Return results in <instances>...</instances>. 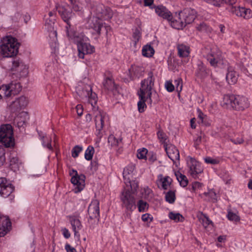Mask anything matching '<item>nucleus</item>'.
Instances as JSON below:
<instances>
[{
  "label": "nucleus",
  "mask_w": 252,
  "mask_h": 252,
  "mask_svg": "<svg viewBox=\"0 0 252 252\" xmlns=\"http://www.w3.org/2000/svg\"><path fill=\"white\" fill-rule=\"evenodd\" d=\"M76 91L82 99L88 100L94 111L95 127L98 134L101 133L105 123L108 121V116L95 107L97 100L95 93L92 92V88L88 78H85L83 81L79 82L76 87Z\"/></svg>",
  "instance_id": "obj_1"
},
{
  "label": "nucleus",
  "mask_w": 252,
  "mask_h": 252,
  "mask_svg": "<svg viewBox=\"0 0 252 252\" xmlns=\"http://www.w3.org/2000/svg\"><path fill=\"white\" fill-rule=\"evenodd\" d=\"M29 100L27 97L22 95L15 98L7 106V111L14 115L15 121L19 126L25 123L27 114L22 110L25 109L29 104Z\"/></svg>",
  "instance_id": "obj_2"
},
{
  "label": "nucleus",
  "mask_w": 252,
  "mask_h": 252,
  "mask_svg": "<svg viewBox=\"0 0 252 252\" xmlns=\"http://www.w3.org/2000/svg\"><path fill=\"white\" fill-rule=\"evenodd\" d=\"M111 16L109 9L105 8L103 5H99L96 7L94 15L88 20L86 27L92 29L93 33L100 34L103 27L102 20L109 19Z\"/></svg>",
  "instance_id": "obj_3"
},
{
  "label": "nucleus",
  "mask_w": 252,
  "mask_h": 252,
  "mask_svg": "<svg viewBox=\"0 0 252 252\" xmlns=\"http://www.w3.org/2000/svg\"><path fill=\"white\" fill-rule=\"evenodd\" d=\"M66 34L70 40L77 44L80 58L84 59L85 55L91 54L94 52V46L89 43V38L84 34H77L74 31L69 30L68 28Z\"/></svg>",
  "instance_id": "obj_4"
},
{
  "label": "nucleus",
  "mask_w": 252,
  "mask_h": 252,
  "mask_svg": "<svg viewBox=\"0 0 252 252\" xmlns=\"http://www.w3.org/2000/svg\"><path fill=\"white\" fill-rule=\"evenodd\" d=\"M19 43L17 39L11 36L4 37L0 45V54L4 57H12L18 52Z\"/></svg>",
  "instance_id": "obj_5"
},
{
  "label": "nucleus",
  "mask_w": 252,
  "mask_h": 252,
  "mask_svg": "<svg viewBox=\"0 0 252 252\" xmlns=\"http://www.w3.org/2000/svg\"><path fill=\"white\" fill-rule=\"evenodd\" d=\"M0 144L6 148L14 146L15 140L13 135V130L10 125L4 124L0 126Z\"/></svg>",
  "instance_id": "obj_6"
},
{
  "label": "nucleus",
  "mask_w": 252,
  "mask_h": 252,
  "mask_svg": "<svg viewBox=\"0 0 252 252\" xmlns=\"http://www.w3.org/2000/svg\"><path fill=\"white\" fill-rule=\"evenodd\" d=\"M69 175L71 176L70 181L72 185V190L75 193L82 191L85 187L86 177L82 174H79L78 172L74 169L69 171Z\"/></svg>",
  "instance_id": "obj_7"
},
{
  "label": "nucleus",
  "mask_w": 252,
  "mask_h": 252,
  "mask_svg": "<svg viewBox=\"0 0 252 252\" xmlns=\"http://www.w3.org/2000/svg\"><path fill=\"white\" fill-rule=\"evenodd\" d=\"M21 90L19 83L11 82L9 84L0 85V100L10 96L12 94H16Z\"/></svg>",
  "instance_id": "obj_8"
},
{
  "label": "nucleus",
  "mask_w": 252,
  "mask_h": 252,
  "mask_svg": "<svg viewBox=\"0 0 252 252\" xmlns=\"http://www.w3.org/2000/svg\"><path fill=\"white\" fill-rule=\"evenodd\" d=\"M154 85V78L152 72L148 74V77L141 82L140 91L138 95H144L148 97L149 100L151 97L152 90Z\"/></svg>",
  "instance_id": "obj_9"
},
{
  "label": "nucleus",
  "mask_w": 252,
  "mask_h": 252,
  "mask_svg": "<svg viewBox=\"0 0 252 252\" xmlns=\"http://www.w3.org/2000/svg\"><path fill=\"white\" fill-rule=\"evenodd\" d=\"M135 174V166L133 164H129L124 168L123 177L125 183L127 186L130 187L131 191L135 190L138 187L137 183L133 180Z\"/></svg>",
  "instance_id": "obj_10"
},
{
  "label": "nucleus",
  "mask_w": 252,
  "mask_h": 252,
  "mask_svg": "<svg viewBox=\"0 0 252 252\" xmlns=\"http://www.w3.org/2000/svg\"><path fill=\"white\" fill-rule=\"evenodd\" d=\"M188 167L189 172L193 178H196L198 175L203 171V168L201 163L195 158L191 157L187 158Z\"/></svg>",
  "instance_id": "obj_11"
},
{
  "label": "nucleus",
  "mask_w": 252,
  "mask_h": 252,
  "mask_svg": "<svg viewBox=\"0 0 252 252\" xmlns=\"http://www.w3.org/2000/svg\"><path fill=\"white\" fill-rule=\"evenodd\" d=\"M45 26L49 33V44L51 47L56 51L59 47V44L57 40V32L54 28V23L53 20H51L48 23L47 21L45 22Z\"/></svg>",
  "instance_id": "obj_12"
},
{
  "label": "nucleus",
  "mask_w": 252,
  "mask_h": 252,
  "mask_svg": "<svg viewBox=\"0 0 252 252\" xmlns=\"http://www.w3.org/2000/svg\"><path fill=\"white\" fill-rule=\"evenodd\" d=\"M180 16L184 22L175 25L176 28H183L187 24L191 23L195 18V11L190 9H185L180 12Z\"/></svg>",
  "instance_id": "obj_13"
},
{
  "label": "nucleus",
  "mask_w": 252,
  "mask_h": 252,
  "mask_svg": "<svg viewBox=\"0 0 252 252\" xmlns=\"http://www.w3.org/2000/svg\"><path fill=\"white\" fill-rule=\"evenodd\" d=\"M121 200L123 202V207H125L127 211H133L135 209V199L130 192L124 191L122 193Z\"/></svg>",
  "instance_id": "obj_14"
},
{
  "label": "nucleus",
  "mask_w": 252,
  "mask_h": 252,
  "mask_svg": "<svg viewBox=\"0 0 252 252\" xmlns=\"http://www.w3.org/2000/svg\"><path fill=\"white\" fill-rule=\"evenodd\" d=\"M14 189V186L4 178H0V195L3 197L9 196Z\"/></svg>",
  "instance_id": "obj_15"
},
{
  "label": "nucleus",
  "mask_w": 252,
  "mask_h": 252,
  "mask_svg": "<svg viewBox=\"0 0 252 252\" xmlns=\"http://www.w3.org/2000/svg\"><path fill=\"white\" fill-rule=\"evenodd\" d=\"M68 218L74 232V237L79 239L80 237L79 231L82 229L83 226L79 216L71 215L68 216Z\"/></svg>",
  "instance_id": "obj_16"
},
{
  "label": "nucleus",
  "mask_w": 252,
  "mask_h": 252,
  "mask_svg": "<svg viewBox=\"0 0 252 252\" xmlns=\"http://www.w3.org/2000/svg\"><path fill=\"white\" fill-rule=\"evenodd\" d=\"M13 69L21 77H26L29 73V66L20 60H15L13 61Z\"/></svg>",
  "instance_id": "obj_17"
},
{
  "label": "nucleus",
  "mask_w": 252,
  "mask_h": 252,
  "mask_svg": "<svg viewBox=\"0 0 252 252\" xmlns=\"http://www.w3.org/2000/svg\"><path fill=\"white\" fill-rule=\"evenodd\" d=\"M207 59L211 65L216 66L218 63L221 62V53L219 49L216 48H214L207 55Z\"/></svg>",
  "instance_id": "obj_18"
},
{
  "label": "nucleus",
  "mask_w": 252,
  "mask_h": 252,
  "mask_svg": "<svg viewBox=\"0 0 252 252\" xmlns=\"http://www.w3.org/2000/svg\"><path fill=\"white\" fill-rule=\"evenodd\" d=\"M11 222L9 218L0 215V237L5 235L11 229Z\"/></svg>",
  "instance_id": "obj_19"
},
{
  "label": "nucleus",
  "mask_w": 252,
  "mask_h": 252,
  "mask_svg": "<svg viewBox=\"0 0 252 252\" xmlns=\"http://www.w3.org/2000/svg\"><path fill=\"white\" fill-rule=\"evenodd\" d=\"M165 150L169 158L173 162L178 160L180 158L179 152L173 145H164Z\"/></svg>",
  "instance_id": "obj_20"
},
{
  "label": "nucleus",
  "mask_w": 252,
  "mask_h": 252,
  "mask_svg": "<svg viewBox=\"0 0 252 252\" xmlns=\"http://www.w3.org/2000/svg\"><path fill=\"white\" fill-rule=\"evenodd\" d=\"M88 213L91 219L97 218L99 216V202L97 200L92 201L88 208Z\"/></svg>",
  "instance_id": "obj_21"
},
{
  "label": "nucleus",
  "mask_w": 252,
  "mask_h": 252,
  "mask_svg": "<svg viewBox=\"0 0 252 252\" xmlns=\"http://www.w3.org/2000/svg\"><path fill=\"white\" fill-rule=\"evenodd\" d=\"M172 182V180L170 177L160 174L158 177L157 184L159 188L167 189L170 187Z\"/></svg>",
  "instance_id": "obj_22"
},
{
  "label": "nucleus",
  "mask_w": 252,
  "mask_h": 252,
  "mask_svg": "<svg viewBox=\"0 0 252 252\" xmlns=\"http://www.w3.org/2000/svg\"><path fill=\"white\" fill-rule=\"evenodd\" d=\"M235 99V96L234 95H226L223 97L221 105L227 109H234L236 106Z\"/></svg>",
  "instance_id": "obj_23"
},
{
  "label": "nucleus",
  "mask_w": 252,
  "mask_h": 252,
  "mask_svg": "<svg viewBox=\"0 0 252 252\" xmlns=\"http://www.w3.org/2000/svg\"><path fill=\"white\" fill-rule=\"evenodd\" d=\"M138 96L139 100L137 103L138 109L140 113H142L145 111L146 108V102L151 104L152 100L151 97H150V100H149L148 97L146 96L138 95Z\"/></svg>",
  "instance_id": "obj_24"
},
{
  "label": "nucleus",
  "mask_w": 252,
  "mask_h": 252,
  "mask_svg": "<svg viewBox=\"0 0 252 252\" xmlns=\"http://www.w3.org/2000/svg\"><path fill=\"white\" fill-rule=\"evenodd\" d=\"M155 12L160 17L167 20L170 19L171 13L164 6L162 5L158 6L155 7Z\"/></svg>",
  "instance_id": "obj_25"
},
{
  "label": "nucleus",
  "mask_w": 252,
  "mask_h": 252,
  "mask_svg": "<svg viewBox=\"0 0 252 252\" xmlns=\"http://www.w3.org/2000/svg\"><path fill=\"white\" fill-rule=\"evenodd\" d=\"M58 11L63 20L66 22L68 25L66 27V31H67V28H68L69 30H71L72 31H74V30L71 28L70 26L68 24L69 20L73 16V14L69 11H67L66 9H64L63 7H60L58 8Z\"/></svg>",
  "instance_id": "obj_26"
},
{
  "label": "nucleus",
  "mask_w": 252,
  "mask_h": 252,
  "mask_svg": "<svg viewBox=\"0 0 252 252\" xmlns=\"http://www.w3.org/2000/svg\"><path fill=\"white\" fill-rule=\"evenodd\" d=\"M178 54L180 57H188L190 52V48L189 46L184 44H179L177 46Z\"/></svg>",
  "instance_id": "obj_27"
},
{
  "label": "nucleus",
  "mask_w": 252,
  "mask_h": 252,
  "mask_svg": "<svg viewBox=\"0 0 252 252\" xmlns=\"http://www.w3.org/2000/svg\"><path fill=\"white\" fill-rule=\"evenodd\" d=\"M198 219L203 226L206 229L212 228L213 227V222L209 219L203 213H201L197 215Z\"/></svg>",
  "instance_id": "obj_28"
},
{
  "label": "nucleus",
  "mask_w": 252,
  "mask_h": 252,
  "mask_svg": "<svg viewBox=\"0 0 252 252\" xmlns=\"http://www.w3.org/2000/svg\"><path fill=\"white\" fill-rule=\"evenodd\" d=\"M250 103L247 97L239 96L237 98V110L243 111L249 107Z\"/></svg>",
  "instance_id": "obj_29"
},
{
  "label": "nucleus",
  "mask_w": 252,
  "mask_h": 252,
  "mask_svg": "<svg viewBox=\"0 0 252 252\" xmlns=\"http://www.w3.org/2000/svg\"><path fill=\"white\" fill-rule=\"evenodd\" d=\"M168 21L170 22V25L174 29H181L182 28H176L175 25L178 24V23H180L181 22H184L182 20L181 16H180V13H176L173 16L171 15L170 19L168 20Z\"/></svg>",
  "instance_id": "obj_30"
},
{
  "label": "nucleus",
  "mask_w": 252,
  "mask_h": 252,
  "mask_svg": "<svg viewBox=\"0 0 252 252\" xmlns=\"http://www.w3.org/2000/svg\"><path fill=\"white\" fill-rule=\"evenodd\" d=\"M239 16L245 19L248 20L252 18V11L250 8L245 7H239ZM237 15L238 14L237 13Z\"/></svg>",
  "instance_id": "obj_31"
},
{
  "label": "nucleus",
  "mask_w": 252,
  "mask_h": 252,
  "mask_svg": "<svg viewBox=\"0 0 252 252\" xmlns=\"http://www.w3.org/2000/svg\"><path fill=\"white\" fill-rule=\"evenodd\" d=\"M104 87L106 89L110 91L113 93H115L117 90V87L113 81L110 78H106L103 83Z\"/></svg>",
  "instance_id": "obj_32"
},
{
  "label": "nucleus",
  "mask_w": 252,
  "mask_h": 252,
  "mask_svg": "<svg viewBox=\"0 0 252 252\" xmlns=\"http://www.w3.org/2000/svg\"><path fill=\"white\" fill-rule=\"evenodd\" d=\"M40 139L42 140V144L45 148H47L49 150H52V147L51 144V137L50 136H47L44 133L39 134Z\"/></svg>",
  "instance_id": "obj_33"
},
{
  "label": "nucleus",
  "mask_w": 252,
  "mask_h": 252,
  "mask_svg": "<svg viewBox=\"0 0 252 252\" xmlns=\"http://www.w3.org/2000/svg\"><path fill=\"white\" fill-rule=\"evenodd\" d=\"M10 166L12 170L14 172L18 171L22 167V163L19 161V159L15 157L12 158L10 160Z\"/></svg>",
  "instance_id": "obj_34"
},
{
  "label": "nucleus",
  "mask_w": 252,
  "mask_h": 252,
  "mask_svg": "<svg viewBox=\"0 0 252 252\" xmlns=\"http://www.w3.org/2000/svg\"><path fill=\"white\" fill-rule=\"evenodd\" d=\"M226 79L228 84L230 85L235 84L236 83V72L232 70L231 68H229Z\"/></svg>",
  "instance_id": "obj_35"
},
{
  "label": "nucleus",
  "mask_w": 252,
  "mask_h": 252,
  "mask_svg": "<svg viewBox=\"0 0 252 252\" xmlns=\"http://www.w3.org/2000/svg\"><path fill=\"white\" fill-rule=\"evenodd\" d=\"M168 217L175 222H182L184 220V218L181 214L175 212H170L168 214Z\"/></svg>",
  "instance_id": "obj_36"
},
{
  "label": "nucleus",
  "mask_w": 252,
  "mask_h": 252,
  "mask_svg": "<svg viewBox=\"0 0 252 252\" xmlns=\"http://www.w3.org/2000/svg\"><path fill=\"white\" fill-rule=\"evenodd\" d=\"M142 53L144 57H151L154 54L155 50L151 45L147 44L143 47Z\"/></svg>",
  "instance_id": "obj_37"
},
{
  "label": "nucleus",
  "mask_w": 252,
  "mask_h": 252,
  "mask_svg": "<svg viewBox=\"0 0 252 252\" xmlns=\"http://www.w3.org/2000/svg\"><path fill=\"white\" fill-rule=\"evenodd\" d=\"M94 153V150L93 147L89 146L85 152V158L87 160H91L93 158Z\"/></svg>",
  "instance_id": "obj_38"
},
{
  "label": "nucleus",
  "mask_w": 252,
  "mask_h": 252,
  "mask_svg": "<svg viewBox=\"0 0 252 252\" xmlns=\"http://www.w3.org/2000/svg\"><path fill=\"white\" fill-rule=\"evenodd\" d=\"M137 207L140 212H144L148 211L149 205L146 202L140 200L137 202Z\"/></svg>",
  "instance_id": "obj_39"
},
{
  "label": "nucleus",
  "mask_w": 252,
  "mask_h": 252,
  "mask_svg": "<svg viewBox=\"0 0 252 252\" xmlns=\"http://www.w3.org/2000/svg\"><path fill=\"white\" fill-rule=\"evenodd\" d=\"M176 176L181 186L185 187L187 186L188 180L185 175L181 174L180 173H178L176 174Z\"/></svg>",
  "instance_id": "obj_40"
},
{
  "label": "nucleus",
  "mask_w": 252,
  "mask_h": 252,
  "mask_svg": "<svg viewBox=\"0 0 252 252\" xmlns=\"http://www.w3.org/2000/svg\"><path fill=\"white\" fill-rule=\"evenodd\" d=\"M108 141L111 146L116 147L119 145L121 140L116 138L114 135L111 134L108 138Z\"/></svg>",
  "instance_id": "obj_41"
},
{
  "label": "nucleus",
  "mask_w": 252,
  "mask_h": 252,
  "mask_svg": "<svg viewBox=\"0 0 252 252\" xmlns=\"http://www.w3.org/2000/svg\"><path fill=\"white\" fill-rule=\"evenodd\" d=\"M204 135L200 133L196 135L194 138V146L196 149L199 148V145L201 144Z\"/></svg>",
  "instance_id": "obj_42"
},
{
  "label": "nucleus",
  "mask_w": 252,
  "mask_h": 252,
  "mask_svg": "<svg viewBox=\"0 0 252 252\" xmlns=\"http://www.w3.org/2000/svg\"><path fill=\"white\" fill-rule=\"evenodd\" d=\"M165 199L168 202L173 203L175 199V192L173 191H168L165 195Z\"/></svg>",
  "instance_id": "obj_43"
},
{
  "label": "nucleus",
  "mask_w": 252,
  "mask_h": 252,
  "mask_svg": "<svg viewBox=\"0 0 252 252\" xmlns=\"http://www.w3.org/2000/svg\"><path fill=\"white\" fill-rule=\"evenodd\" d=\"M148 153V150L146 148H142L138 150L137 157L139 159H146Z\"/></svg>",
  "instance_id": "obj_44"
},
{
  "label": "nucleus",
  "mask_w": 252,
  "mask_h": 252,
  "mask_svg": "<svg viewBox=\"0 0 252 252\" xmlns=\"http://www.w3.org/2000/svg\"><path fill=\"white\" fill-rule=\"evenodd\" d=\"M141 37V33L140 31L138 29L135 30L132 35V41L134 42L135 45L139 41Z\"/></svg>",
  "instance_id": "obj_45"
},
{
  "label": "nucleus",
  "mask_w": 252,
  "mask_h": 252,
  "mask_svg": "<svg viewBox=\"0 0 252 252\" xmlns=\"http://www.w3.org/2000/svg\"><path fill=\"white\" fill-rule=\"evenodd\" d=\"M82 150L83 147L82 146L79 145L75 146L72 150V156L74 158H77Z\"/></svg>",
  "instance_id": "obj_46"
},
{
  "label": "nucleus",
  "mask_w": 252,
  "mask_h": 252,
  "mask_svg": "<svg viewBox=\"0 0 252 252\" xmlns=\"http://www.w3.org/2000/svg\"><path fill=\"white\" fill-rule=\"evenodd\" d=\"M70 1L72 4V8L74 11L76 12H80L82 11L83 7L79 1L75 0L74 2H73V0H70Z\"/></svg>",
  "instance_id": "obj_47"
},
{
  "label": "nucleus",
  "mask_w": 252,
  "mask_h": 252,
  "mask_svg": "<svg viewBox=\"0 0 252 252\" xmlns=\"http://www.w3.org/2000/svg\"><path fill=\"white\" fill-rule=\"evenodd\" d=\"M204 159L206 163L213 165L217 164L220 162V159L218 158H213L207 157L205 158Z\"/></svg>",
  "instance_id": "obj_48"
},
{
  "label": "nucleus",
  "mask_w": 252,
  "mask_h": 252,
  "mask_svg": "<svg viewBox=\"0 0 252 252\" xmlns=\"http://www.w3.org/2000/svg\"><path fill=\"white\" fill-rule=\"evenodd\" d=\"M196 28L199 31L201 32H210L211 31V29L204 23H200V25L196 27Z\"/></svg>",
  "instance_id": "obj_49"
},
{
  "label": "nucleus",
  "mask_w": 252,
  "mask_h": 252,
  "mask_svg": "<svg viewBox=\"0 0 252 252\" xmlns=\"http://www.w3.org/2000/svg\"><path fill=\"white\" fill-rule=\"evenodd\" d=\"M174 86L175 89L178 92H180L182 90L183 85L182 82V79L178 78L174 81Z\"/></svg>",
  "instance_id": "obj_50"
},
{
  "label": "nucleus",
  "mask_w": 252,
  "mask_h": 252,
  "mask_svg": "<svg viewBox=\"0 0 252 252\" xmlns=\"http://www.w3.org/2000/svg\"><path fill=\"white\" fill-rule=\"evenodd\" d=\"M142 194L145 198H148L151 196L152 191L149 188L145 187L142 190Z\"/></svg>",
  "instance_id": "obj_51"
},
{
  "label": "nucleus",
  "mask_w": 252,
  "mask_h": 252,
  "mask_svg": "<svg viewBox=\"0 0 252 252\" xmlns=\"http://www.w3.org/2000/svg\"><path fill=\"white\" fill-rule=\"evenodd\" d=\"M141 219L145 222L150 223L153 221V218L150 214L146 213L142 216Z\"/></svg>",
  "instance_id": "obj_52"
},
{
  "label": "nucleus",
  "mask_w": 252,
  "mask_h": 252,
  "mask_svg": "<svg viewBox=\"0 0 252 252\" xmlns=\"http://www.w3.org/2000/svg\"><path fill=\"white\" fill-rule=\"evenodd\" d=\"M157 135L160 142L166 144V141L167 139L166 134L162 131H158L157 133Z\"/></svg>",
  "instance_id": "obj_53"
},
{
  "label": "nucleus",
  "mask_w": 252,
  "mask_h": 252,
  "mask_svg": "<svg viewBox=\"0 0 252 252\" xmlns=\"http://www.w3.org/2000/svg\"><path fill=\"white\" fill-rule=\"evenodd\" d=\"M165 88L169 92H173L175 89V86L170 81H166L165 83Z\"/></svg>",
  "instance_id": "obj_54"
},
{
  "label": "nucleus",
  "mask_w": 252,
  "mask_h": 252,
  "mask_svg": "<svg viewBox=\"0 0 252 252\" xmlns=\"http://www.w3.org/2000/svg\"><path fill=\"white\" fill-rule=\"evenodd\" d=\"M197 113L198 115V118L199 119L200 122L202 123H204L205 120L207 118V116L204 115L199 109H197Z\"/></svg>",
  "instance_id": "obj_55"
},
{
  "label": "nucleus",
  "mask_w": 252,
  "mask_h": 252,
  "mask_svg": "<svg viewBox=\"0 0 252 252\" xmlns=\"http://www.w3.org/2000/svg\"><path fill=\"white\" fill-rule=\"evenodd\" d=\"M202 187V184L199 182H195L192 184V188L194 191L201 189Z\"/></svg>",
  "instance_id": "obj_56"
},
{
  "label": "nucleus",
  "mask_w": 252,
  "mask_h": 252,
  "mask_svg": "<svg viewBox=\"0 0 252 252\" xmlns=\"http://www.w3.org/2000/svg\"><path fill=\"white\" fill-rule=\"evenodd\" d=\"M61 231L63 237L65 239H68L70 237L71 234L69 230L66 228H63Z\"/></svg>",
  "instance_id": "obj_57"
},
{
  "label": "nucleus",
  "mask_w": 252,
  "mask_h": 252,
  "mask_svg": "<svg viewBox=\"0 0 252 252\" xmlns=\"http://www.w3.org/2000/svg\"><path fill=\"white\" fill-rule=\"evenodd\" d=\"M64 248L66 252H77L74 248L68 243L65 244Z\"/></svg>",
  "instance_id": "obj_58"
},
{
  "label": "nucleus",
  "mask_w": 252,
  "mask_h": 252,
  "mask_svg": "<svg viewBox=\"0 0 252 252\" xmlns=\"http://www.w3.org/2000/svg\"><path fill=\"white\" fill-rule=\"evenodd\" d=\"M76 112L78 116H81L83 113V108L82 105L78 104L76 106Z\"/></svg>",
  "instance_id": "obj_59"
},
{
  "label": "nucleus",
  "mask_w": 252,
  "mask_h": 252,
  "mask_svg": "<svg viewBox=\"0 0 252 252\" xmlns=\"http://www.w3.org/2000/svg\"><path fill=\"white\" fill-rule=\"evenodd\" d=\"M227 217L229 220L233 221V220H235L236 216L235 214L232 213L230 210H229L228 211Z\"/></svg>",
  "instance_id": "obj_60"
},
{
  "label": "nucleus",
  "mask_w": 252,
  "mask_h": 252,
  "mask_svg": "<svg viewBox=\"0 0 252 252\" xmlns=\"http://www.w3.org/2000/svg\"><path fill=\"white\" fill-rule=\"evenodd\" d=\"M222 1V0H210L209 3L215 6H220Z\"/></svg>",
  "instance_id": "obj_61"
},
{
  "label": "nucleus",
  "mask_w": 252,
  "mask_h": 252,
  "mask_svg": "<svg viewBox=\"0 0 252 252\" xmlns=\"http://www.w3.org/2000/svg\"><path fill=\"white\" fill-rule=\"evenodd\" d=\"M4 153L0 149V166L2 165L4 161Z\"/></svg>",
  "instance_id": "obj_62"
},
{
  "label": "nucleus",
  "mask_w": 252,
  "mask_h": 252,
  "mask_svg": "<svg viewBox=\"0 0 252 252\" xmlns=\"http://www.w3.org/2000/svg\"><path fill=\"white\" fill-rule=\"evenodd\" d=\"M205 194L206 195H208L212 199H215L216 194L215 192L212 190H210L208 192L205 193Z\"/></svg>",
  "instance_id": "obj_63"
},
{
  "label": "nucleus",
  "mask_w": 252,
  "mask_h": 252,
  "mask_svg": "<svg viewBox=\"0 0 252 252\" xmlns=\"http://www.w3.org/2000/svg\"><path fill=\"white\" fill-rule=\"evenodd\" d=\"M145 6H150L154 2V0H144Z\"/></svg>",
  "instance_id": "obj_64"
}]
</instances>
